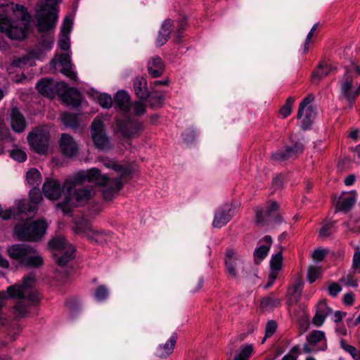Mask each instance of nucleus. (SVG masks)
Masks as SVG:
<instances>
[{"instance_id":"obj_1","label":"nucleus","mask_w":360,"mask_h":360,"mask_svg":"<svg viewBox=\"0 0 360 360\" xmlns=\"http://www.w3.org/2000/svg\"><path fill=\"white\" fill-rule=\"evenodd\" d=\"M103 162L106 168L113 169L119 176L111 180L102 174L98 169L91 168L77 174L72 180L67 179L63 186L56 179H46L42 186L44 196L49 200H56L63 193L65 199L58 204V207L64 213H69L73 207L84 205L94 195V188L81 187L82 184L89 182L102 186L104 198L111 200L122 186V178L129 171L114 160L105 159Z\"/></svg>"},{"instance_id":"obj_2","label":"nucleus","mask_w":360,"mask_h":360,"mask_svg":"<svg viewBox=\"0 0 360 360\" xmlns=\"http://www.w3.org/2000/svg\"><path fill=\"white\" fill-rule=\"evenodd\" d=\"M31 16L22 5L13 3L0 6V31L9 38L23 39L30 29Z\"/></svg>"},{"instance_id":"obj_3","label":"nucleus","mask_w":360,"mask_h":360,"mask_svg":"<svg viewBox=\"0 0 360 360\" xmlns=\"http://www.w3.org/2000/svg\"><path fill=\"white\" fill-rule=\"evenodd\" d=\"M36 278L33 274L25 276L20 283H15L7 288L6 294L4 291L0 292V309L6 303L8 297L19 300L15 305V313L18 316H25L27 313V307L22 304V300L30 303L38 301L37 291L34 288Z\"/></svg>"},{"instance_id":"obj_4","label":"nucleus","mask_w":360,"mask_h":360,"mask_svg":"<svg viewBox=\"0 0 360 360\" xmlns=\"http://www.w3.org/2000/svg\"><path fill=\"white\" fill-rule=\"evenodd\" d=\"M59 0L40 1L36 8L35 20L40 32L50 31L56 27L58 15L57 6Z\"/></svg>"},{"instance_id":"obj_5","label":"nucleus","mask_w":360,"mask_h":360,"mask_svg":"<svg viewBox=\"0 0 360 360\" xmlns=\"http://www.w3.org/2000/svg\"><path fill=\"white\" fill-rule=\"evenodd\" d=\"M7 254L16 263L27 266H39L43 264L41 256L32 248L22 244L12 245Z\"/></svg>"},{"instance_id":"obj_6","label":"nucleus","mask_w":360,"mask_h":360,"mask_svg":"<svg viewBox=\"0 0 360 360\" xmlns=\"http://www.w3.org/2000/svg\"><path fill=\"white\" fill-rule=\"evenodd\" d=\"M47 227L48 223L44 219H40L34 221L30 226L17 225L14 229V234L20 240L36 241L44 236Z\"/></svg>"},{"instance_id":"obj_7","label":"nucleus","mask_w":360,"mask_h":360,"mask_svg":"<svg viewBox=\"0 0 360 360\" xmlns=\"http://www.w3.org/2000/svg\"><path fill=\"white\" fill-rule=\"evenodd\" d=\"M49 247L56 262L60 266L65 265L74 257V247L63 237H57L51 240L49 242Z\"/></svg>"},{"instance_id":"obj_8","label":"nucleus","mask_w":360,"mask_h":360,"mask_svg":"<svg viewBox=\"0 0 360 360\" xmlns=\"http://www.w3.org/2000/svg\"><path fill=\"white\" fill-rule=\"evenodd\" d=\"M91 137L96 148L101 150H109L112 148L110 138L100 117H96L91 123Z\"/></svg>"},{"instance_id":"obj_9","label":"nucleus","mask_w":360,"mask_h":360,"mask_svg":"<svg viewBox=\"0 0 360 360\" xmlns=\"http://www.w3.org/2000/svg\"><path fill=\"white\" fill-rule=\"evenodd\" d=\"M116 107L127 115H141L145 112L146 107L142 101L131 103L127 91H118L114 98Z\"/></svg>"},{"instance_id":"obj_10","label":"nucleus","mask_w":360,"mask_h":360,"mask_svg":"<svg viewBox=\"0 0 360 360\" xmlns=\"http://www.w3.org/2000/svg\"><path fill=\"white\" fill-rule=\"evenodd\" d=\"M49 132L46 127L37 128L29 134L27 141L29 145L35 152L44 154L49 147Z\"/></svg>"},{"instance_id":"obj_11","label":"nucleus","mask_w":360,"mask_h":360,"mask_svg":"<svg viewBox=\"0 0 360 360\" xmlns=\"http://www.w3.org/2000/svg\"><path fill=\"white\" fill-rule=\"evenodd\" d=\"M314 99L313 95H308L302 100L299 107L297 119L300 121L302 128L304 129H307L315 119L316 112L311 105Z\"/></svg>"},{"instance_id":"obj_12","label":"nucleus","mask_w":360,"mask_h":360,"mask_svg":"<svg viewBox=\"0 0 360 360\" xmlns=\"http://www.w3.org/2000/svg\"><path fill=\"white\" fill-rule=\"evenodd\" d=\"M75 231L76 233L80 234L88 240L98 244L103 243L107 239L104 233L94 229L89 222L84 219L76 223Z\"/></svg>"},{"instance_id":"obj_13","label":"nucleus","mask_w":360,"mask_h":360,"mask_svg":"<svg viewBox=\"0 0 360 360\" xmlns=\"http://www.w3.org/2000/svg\"><path fill=\"white\" fill-rule=\"evenodd\" d=\"M226 270L232 277L243 274L245 270L243 259L233 250H228L225 257Z\"/></svg>"},{"instance_id":"obj_14","label":"nucleus","mask_w":360,"mask_h":360,"mask_svg":"<svg viewBox=\"0 0 360 360\" xmlns=\"http://www.w3.org/2000/svg\"><path fill=\"white\" fill-rule=\"evenodd\" d=\"M278 208V204L275 201H271L266 204L264 209L257 210V224L265 225L272 221H276Z\"/></svg>"},{"instance_id":"obj_15","label":"nucleus","mask_w":360,"mask_h":360,"mask_svg":"<svg viewBox=\"0 0 360 360\" xmlns=\"http://www.w3.org/2000/svg\"><path fill=\"white\" fill-rule=\"evenodd\" d=\"M235 213V207L232 204L224 205L216 210L212 226L218 229L224 226L231 221Z\"/></svg>"},{"instance_id":"obj_16","label":"nucleus","mask_w":360,"mask_h":360,"mask_svg":"<svg viewBox=\"0 0 360 360\" xmlns=\"http://www.w3.org/2000/svg\"><path fill=\"white\" fill-rule=\"evenodd\" d=\"M117 131L124 138H135L139 136L143 127L137 120H126L117 122Z\"/></svg>"},{"instance_id":"obj_17","label":"nucleus","mask_w":360,"mask_h":360,"mask_svg":"<svg viewBox=\"0 0 360 360\" xmlns=\"http://www.w3.org/2000/svg\"><path fill=\"white\" fill-rule=\"evenodd\" d=\"M51 65L56 67L57 65L62 67L60 72L72 80H76L77 74L72 70V64L71 63L70 55L69 53H63L56 56L51 61Z\"/></svg>"},{"instance_id":"obj_18","label":"nucleus","mask_w":360,"mask_h":360,"mask_svg":"<svg viewBox=\"0 0 360 360\" xmlns=\"http://www.w3.org/2000/svg\"><path fill=\"white\" fill-rule=\"evenodd\" d=\"M74 16L70 15L64 19L58 45L61 50L68 51L70 46V34L72 29Z\"/></svg>"},{"instance_id":"obj_19","label":"nucleus","mask_w":360,"mask_h":360,"mask_svg":"<svg viewBox=\"0 0 360 360\" xmlns=\"http://www.w3.org/2000/svg\"><path fill=\"white\" fill-rule=\"evenodd\" d=\"M30 201L34 204V205H27L25 200H19L16 208L19 213L25 212L27 211L30 213L34 214L36 212V205L39 203V202L42 200L41 194L37 188H34L30 190Z\"/></svg>"},{"instance_id":"obj_20","label":"nucleus","mask_w":360,"mask_h":360,"mask_svg":"<svg viewBox=\"0 0 360 360\" xmlns=\"http://www.w3.org/2000/svg\"><path fill=\"white\" fill-rule=\"evenodd\" d=\"M62 88L65 91L61 94L62 101L68 105L77 106L80 103L81 95L74 88H69L64 82L57 84V89Z\"/></svg>"},{"instance_id":"obj_21","label":"nucleus","mask_w":360,"mask_h":360,"mask_svg":"<svg viewBox=\"0 0 360 360\" xmlns=\"http://www.w3.org/2000/svg\"><path fill=\"white\" fill-rule=\"evenodd\" d=\"M59 146L61 152L66 156H74L78 151V145L77 142L72 136L66 134H63L61 135L59 141Z\"/></svg>"},{"instance_id":"obj_22","label":"nucleus","mask_w":360,"mask_h":360,"mask_svg":"<svg viewBox=\"0 0 360 360\" xmlns=\"http://www.w3.org/2000/svg\"><path fill=\"white\" fill-rule=\"evenodd\" d=\"M283 265V257L281 252H278L273 255L270 262L271 271L269 276V281L266 288L272 285L276 278H277L279 271L281 269Z\"/></svg>"},{"instance_id":"obj_23","label":"nucleus","mask_w":360,"mask_h":360,"mask_svg":"<svg viewBox=\"0 0 360 360\" xmlns=\"http://www.w3.org/2000/svg\"><path fill=\"white\" fill-rule=\"evenodd\" d=\"M88 95L103 108L109 109L112 106L113 99L112 96L107 93H101L92 89L88 91Z\"/></svg>"},{"instance_id":"obj_24","label":"nucleus","mask_w":360,"mask_h":360,"mask_svg":"<svg viewBox=\"0 0 360 360\" xmlns=\"http://www.w3.org/2000/svg\"><path fill=\"white\" fill-rule=\"evenodd\" d=\"M10 123L12 129L17 133L23 131L26 127V122L23 115L15 108H12L11 111Z\"/></svg>"},{"instance_id":"obj_25","label":"nucleus","mask_w":360,"mask_h":360,"mask_svg":"<svg viewBox=\"0 0 360 360\" xmlns=\"http://www.w3.org/2000/svg\"><path fill=\"white\" fill-rule=\"evenodd\" d=\"M303 150V145L301 142H296L293 146L287 147L284 151H279L273 155L276 160H283L290 158L296 157Z\"/></svg>"},{"instance_id":"obj_26","label":"nucleus","mask_w":360,"mask_h":360,"mask_svg":"<svg viewBox=\"0 0 360 360\" xmlns=\"http://www.w3.org/2000/svg\"><path fill=\"white\" fill-rule=\"evenodd\" d=\"M307 342L316 347L317 351H325L327 349V341L325 333L321 330H315L307 337Z\"/></svg>"},{"instance_id":"obj_27","label":"nucleus","mask_w":360,"mask_h":360,"mask_svg":"<svg viewBox=\"0 0 360 360\" xmlns=\"http://www.w3.org/2000/svg\"><path fill=\"white\" fill-rule=\"evenodd\" d=\"M341 94L349 100L352 99L354 87L353 76L345 71L343 77L340 81Z\"/></svg>"},{"instance_id":"obj_28","label":"nucleus","mask_w":360,"mask_h":360,"mask_svg":"<svg viewBox=\"0 0 360 360\" xmlns=\"http://www.w3.org/2000/svg\"><path fill=\"white\" fill-rule=\"evenodd\" d=\"M356 193L355 191L348 193H342L337 200V208L339 210H349L354 204L356 201Z\"/></svg>"},{"instance_id":"obj_29","label":"nucleus","mask_w":360,"mask_h":360,"mask_svg":"<svg viewBox=\"0 0 360 360\" xmlns=\"http://www.w3.org/2000/svg\"><path fill=\"white\" fill-rule=\"evenodd\" d=\"M271 238L269 236H264L259 243V246L255 250V260H262L265 258L270 250Z\"/></svg>"},{"instance_id":"obj_30","label":"nucleus","mask_w":360,"mask_h":360,"mask_svg":"<svg viewBox=\"0 0 360 360\" xmlns=\"http://www.w3.org/2000/svg\"><path fill=\"white\" fill-rule=\"evenodd\" d=\"M148 69L149 74L153 77H158L162 75L165 70V65L160 57L154 56L148 62Z\"/></svg>"},{"instance_id":"obj_31","label":"nucleus","mask_w":360,"mask_h":360,"mask_svg":"<svg viewBox=\"0 0 360 360\" xmlns=\"http://www.w3.org/2000/svg\"><path fill=\"white\" fill-rule=\"evenodd\" d=\"M176 340V336L173 335L165 344L160 345L156 349L157 356L161 358H166L171 354L174 350Z\"/></svg>"},{"instance_id":"obj_32","label":"nucleus","mask_w":360,"mask_h":360,"mask_svg":"<svg viewBox=\"0 0 360 360\" xmlns=\"http://www.w3.org/2000/svg\"><path fill=\"white\" fill-rule=\"evenodd\" d=\"M303 285L301 281H296L295 283L288 290V302L289 304L297 303L301 296Z\"/></svg>"},{"instance_id":"obj_33","label":"nucleus","mask_w":360,"mask_h":360,"mask_svg":"<svg viewBox=\"0 0 360 360\" xmlns=\"http://www.w3.org/2000/svg\"><path fill=\"white\" fill-rule=\"evenodd\" d=\"M172 27V22L170 20L167 19L163 22L156 39V44L158 46H162L167 42L171 33Z\"/></svg>"},{"instance_id":"obj_34","label":"nucleus","mask_w":360,"mask_h":360,"mask_svg":"<svg viewBox=\"0 0 360 360\" xmlns=\"http://www.w3.org/2000/svg\"><path fill=\"white\" fill-rule=\"evenodd\" d=\"M134 88L136 96L139 98H147L148 91L147 89V82L144 77L136 78L134 82Z\"/></svg>"},{"instance_id":"obj_35","label":"nucleus","mask_w":360,"mask_h":360,"mask_svg":"<svg viewBox=\"0 0 360 360\" xmlns=\"http://www.w3.org/2000/svg\"><path fill=\"white\" fill-rule=\"evenodd\" d=\"M25 179L27 184L34 188H37L41 183L42 177L38 169L32 168L26 172Z\"/></svg>"},{"instance_id":"obj_36","label":"nucleus","mask_w":360,"mask_h":360,"mask_svg":"<svg viewBox=\"0 0 360 360\" xmlns=\"http://www.w3.org/2000/svg\"><path fill=\"white\" fill-rule=\"evenodd\" d=\"M332 66L328 63H321L318 68L314 71L311 76L314 82H319L332 72Z\"/></svg>"},{"instance_id":"obj_37","label":"nucleus","mask_w":360,"mask_h":360,"mask_svg":"<svg viewBox=\"0 0 360 360\" xmlns=\"http://www.w3.org/2000/svg\"><path fill=\"white\" fill-rule=\"evenodd\" d=\"M53 79H42L37 84V89L41 94L51 96L53 92Z\"/></svg>"},{"instance_id":"obj_38","label":"nucleus","mask_w":360,"mask_h":360,"mask_svg":"<svg viewBox=\"0 0 360 360\" xmlns=\"http://www.w3.org/2000/svg\"><path fill=\"white\" fill-rule=\"evenodd\" d=\"M62 122L68 127L75 128L78 126L77 115L70 113H63L60 116Z\"/></svg>"},{"instance_id":"obj_39","label":"nucleus","mask_w":360,"mask_h":360,"mask_svg":"<svg viewBox=\"0 0 360 360\" xmlns=\"http://www.w3.org/2000/svg\"><path fill=\"white\" fill-rule=\"evenodd\" d=\"M340 346L345 352H348L354 359H360V351L356 349L352 345L346 343L345 340L342 339L340 340Z\"/></svg>"},{"instance_id":"obj_40","label":"nucleus","mask_w":360,"mask_h":360,"mask_svg":"<svg viewBox=\"0 0 360 360\" xmlns=\"http://www.w3.org/2000/svg\"><path fill=\"white\" fill-rule=\"evenodd\" d=\"M281 304L280 300L274 297H266L262 300L261 307L264 309H268L271 307L279 306Z\"/></svg>"},{"instance_id":"obj_41","label":"nucleus","mask_w":360,"mask_h":360,"mask_svg":"<svg viewBox=\"0 0 360 360\" xmlns=\"http://www.w3.org/2000/svg\"><path fill=\"white\" fill-rule=\"evenodd\" d=\"M10 155L14 160L20 162H24L27 159L26 153L18 147H15L10 151Z\"/></svg>"},{"instance_id":"obj_42","label":"nucleus","mask_w":360,"mask_h":360,"mask_svg":"<svg viewBox=\"0 0 360 360\" xmlns=\"http://www.w3.org/2000/svg\"><path fill=\"white\" fill-rule=\"evenodd\" d=\"M294 102L295 99L292 97H289L286 100L285 103L281 107L280 114L283 118L288 117L291 114Z\"/></svg>"},{"instance_id":"obj_43","label":"nucleus","mask_w":360,"mask_h":360,"mask_svg":"<svg viewBox=\"0 0 360 360\" xmlns=\"http://www.w3.org/2000/svg\"><path fill=\"white\" fill-rule=\"evenodd\" d=\"M148 98V102L153 106H159L161 105L164 100V96L162 93L153 92L152 94L148 93V96L147 97Z\"/></svg>"},{"instance_id":"obj_44","label":"nucleus","mask_w":360,"mask_h":360,"mask_svg":"<svg viewBox=\"0 0 360 360\" xmlns=\"http://www.w3.org/2000/svg\"><path fill=\"white\" fill-rule=\"evenodd\" d=\"M321 269L318 266H310L307 272V281L309 283L314 282L321 275Z\"/></svg>"},{"instance_id":"obj_45","label":"nucleus","mask_w":360,"mask_h":360,"mask_svg":"<svg viewBox=\"0 0 360 360\" xmlns=\"http://www.w3.org/2000/svg\"><path fill=\"white\" fill-rule=\"evenodd\" d=\"M109 291L107 288L103 285H101L96 289L94 294V297L96 300L101 302L107 299Z\"/></svg>"},{"instance_id":"obj_46","label":"nucleus","mask_w":360,"mask_h":360,"mask_svg":"<svg viewBox=\"0 0 360 360\" xmlns=\"http://www.w3.org/2000/svg\"><path fill=\"white\" fill-rule=\"evenodd\" d=\"M300 354H301V348L300 345H295L282 358V360H297Z\"/></svg>"},{"instance_id":"obj_47","label":"nucleus","mask_w":360,"mask_h":360,"mask_svg":"<svg viewBox=\"0 0 360 360\" xmlns=\"http://www.w3.org/2000/svg\"><path fill=\"white\" fill-rule=\"evenodd\" d=\"M352 271L354 274H360V250L359 248H356L353 256Z\"/></svg>"},{"instance_id":"obj_48","label":"nucleus","mask_w":360,"mask_h":360,"mask_svg":"<svg viewBox=\"0 0 360 360\" xmlns=\"http://www.w3.org/2000/svg\"><path fill=\"white\" fill-rule=\"evenodd\" d=\"M318 23L314 24L307 36V38L303 46V51L304 53L309 49L310 44L311 43V39L314 34L316 30L318 27Z\"/></svg>"},{"instance_id":"obj_49","label":"nucleus","mask_w":360,"mask_h":360,"mask_svg":"<svg viewBox=\"0 0 360 360\" xmlns=\"http://www.w3.org/2000/svg\"><path fill=\"white\" fill-rule=\"evenodd\" d=\"M349 231L353 232L360 231V218H352L347 223L345 224Z\"/></svg>"},{"instance_id":"obj_50","label":"nucleus","mask_w":360,"mask_h":360,"mask_svg":"<svg viewBox=\"0 0 360 360\" xmlns=\"http://www.w3.org/2000/svg\"><path fill=\"white\" fill-rule=\"evenodd\" d=\"M277 328V324L274 321H269L266 326L265 337L263 339L262 343H264L266 338H270L275 333Z\"/></svg>"},{"instance_id":"obj_51","label":"nucleus","mask_w":360,"mask_h":360,"mask_svg":"<svg viewBox=\"0 0 360 360\" xmlns=\"http://www.w3.org/2000/svg\"><path fill=\"white\" fill-rule=\"evenodd\" d=\"M52 46H53V41H51L48 42L47 44H44L43 45V47H44L43 51H41L40 52L32 51L30 53V57L35 58V59L41 60L42 58V56L44 55V53L45 52L49 51L52 48Z\"/></svg>"},{"instance_id":"obj_52","label":"nucleus","mask_w":360,"mask_h":360,"mask_svg":"<svg viewBox=\"0 0 360 360\" xmlns=\"http://www.w3.org/2000/svg\"><path fill=\"white\" fill-rule=\"evenodd\" d=\"M335 231L333 223L326 224L322 226L319 231V236L322 238L330 236Z\"/></svg>"},{"instance_id":"obj_53","label":"nucleus","mask_w":360,"mask_h":360,"mask_svg":"<svg viewBox=\"0 0 360 360\" xmlns=\"http://www.w3.org/2000/svg\"><path fill=\"white\" fill-rule=\"evenodd\" d=\"M316 311L328 316L332 313V309L328 307L326 300H323L319 302Z\"/></svg>"},{"instance_id":"obj_54","label":"nucleus","mask_w":360,"mask_h":360,"mask_svg":"<svg viewBox=\"0 0 360 360\" xmlns=\"http://www.w3.org/2000/svg\"><path fill=\"white\" fill-rule=\"evenodd\" d=\"M15 209L9 208L4 210L0 205V218L2 219H9L12 217H15Z\"/></svg>"},{"instance_id":"obj_55","label":"nucleus","mask_w":360,"mask_h":360,"mask_svg":"<svg viewBox=\"0 0 360 360\" xmlns=\"http://www.w3.org/2000/svg\"><path fill=\"white\" fill-rule=\"evenodd\" d=\"M327 253V250L323 248H317L312 253V257L317 262L321 261Z\"/></svg>"},{"instance_id":"obj_56","label":"nucleus","mask_w":360,"mask_h":360,"mask_svg":"<svg viewBox=\"0 0 360 360\" xmlns=\"http://www.w3.org/2000/svg\"><path fill=\"white\" fill-rule=\"evenodd\" d=\"M345 71L349 75L356 72V75H360V66L354 62H351L349 65L345 67Z\"/></svg>"},{"instance_id":"obj_57","label":"nucleus","mask_w":360,"mask_h":360,"mask_svg":"<svg viewBox=\"0 0 360 360\" xmlns=\"http://www.w3.org/2000/svg\"><path fill=\"white\" fill-rule=\"evenodd\" d=\"M328 290L330 295L335 297L342 290V288L339 284L333 283L329 285Z\"/></svg>"},{"instance_id":"obj_58","label":"nucleus","mask_w":360,"mask_h":360,"mask_svg":"<svg viewBox=\"0 0 360 360\" xmlns=\"http://www.w3.org/2000/svg\"><path fill=\"white\" fill-rule=\"evenodd\" d=\"M327 316L323 314H321L316 311L313 323L316 326H321L325 321Z\"/></svg>"},{"instance_id":"obj_59","label":"nucleus","mask_w":360,"mask_h":360,"mask_svg":"<svg viewBox=\"0 0 360 360\" xmlns=\"http://www.w3.org/2000/svg\"><path fill=\"white\" fill-rule=\"evenodd\" d=\"M341 281L345 284L352 286V287H357L358 281L355 278H352L350 276L347 275L341 278Z\"/></svg>"},{"instance_id":"obj_60","label":"nucleus","mask_w":360,"mask_h":360,"mask_svg":"<svg viewBox=\"0 0 360 360\" xmlns=\"http://www.w3.org/2000/svg\"><path fill=\"white\" fill-rule=\"evenodd\" d=\"M354 295L352 292L347 293L343 296V303L347 306H350L354 302Z\"/></svg>"},{"instance_id":"obj_61","label":"nucleus","mask_w":360,"mask_h":360,"mask_svg":"<svg viewBox=\"0 0 360 360\" xmlns=\"http://www.w3.org/2000/svg\"><path fill=\"white\" fill-rule=\"evenodd\" d=\"M283 184V179L281 175H277L273 179V186L275 189L279 188Z\"/></svg>"},{"instance_id":"obj_62","label":"nucleus","mask_w":360,"mask_h":360,"mask_svg":"<svg viewBox=\"0 0 360 360\" xmlns=\"http://www.w3.org/2000/svg\"><path fill=\"white\" fill-rule=\"evenodd\" d=\"M312 352H318V351L316 350V347L312 346L307 342V343L304 345V346H303V352L308 354V353H311Z\"/></svg>"},{"instance_id":"obj_63","label":"nucleus","mask_w":360,"mask_h":360,"mask_svg":"<svg viewBox=\"0 0 360 360\" xmlns=\"http://www.w3.org/2000/svg\"><path fill=\"white\" fill-rule=\"evenodd\" d=\"M336 333L341 335H345L347 334L346 328L341 324H338L335 328Z\"/></svg>"},{"instance_id":"obj_64","label":"nucleus","mask_w":360,"mask_h":360,"mask_svg":"<svg viewBox=\"0 0 360 360\" xmlns=\"http://www.w3.org/2000/svg\"><path fill=\"white\" fill-rule=\"evenodd\" d=\"M355 180V176L354 174H350L345 179V184L346 186H352L354 183Z\"/></svg>"}]
</instances>
